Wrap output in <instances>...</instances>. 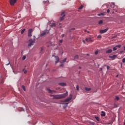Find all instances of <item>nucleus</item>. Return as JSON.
I'll use <instances>...</instances> for the list:
<instances>
[{
  "instance_id": "48",
  "label": "nucleus",
  "mask_w": 125,
  "mask_h": 125,
  "mask_svg": "<svg viewBox=\"0 0 125 125\" xmlns=\"http://www.w3.org/2000/svg\"><path fill=\"white\" fill-rule=\"evenodd\" d=\"M83 42L84 43V42H85V41L84 40H83Z\"/></svg>"
},
{
  "instance_id": "44",
  "label": "nucleus",
  "mask_w": 125,
  "mask_h": 125,
  "mask_svg": "<svg viewBox=\"0 0 125 125\" xmlns=\"http://www.w3.org/2000/svg\"><path fill=\"white\" fill-rule=\"evenodd\" d=\"M62 38H64V37H65V35L64 34H62Z\"/></svg>"
},
{
  "instance_id": "29",
  "label": "nucleus",
  "mask_w": 125,
  "mask_h": 125,
  "mask_svg": "<svg viewBox=\"0 0 125 125\" xmlns=\"http://www.w3.org/2000/svg\"><path fill=\"white\" fill-rule=\"evenodd\" d=\"M45 34H46V33H45V32H43L42 33V34H41V37H42V36H45Z\"/></svg>"
},
{
  "instance_id": "51",
  "label": "nucleus",
  "mask_w": 125,
  "mask_h": 125,
  "mask_svg": "<svg viewBox=\"0 0 125 125\" xmlns=\"http://www.w3.org/2000/svg\"><path fill=\"white\" fill-rule=\"evenodd\" d=\"M71 30H75V28H72Z\"/></svg>"
},
{
  "instance_id": "7",
  "label": "nucleus",
  "mask_w": 125,
  "mask_h": 125,
  "mask_svg": "<svg viewBox=\"0 0 125 125\" xmlns=\"http://www.w3.org/2000/svg\"><path fill=\"white\" fill-rule=\"evenodd\" d=\"M41 78H42L43 79H48V75L46 74V73H43L42 75Z\"/></svg>"
},
{
  "instance_id": "20",
  "label": "nucleus",
  "mask_w": 125,
  "mask_h": 125,
  "mask_svg": "<svg viewBox=\"0 0 125 125\" xmlns=\"http://www.w3.org/2000/svg\"><path fill=\"white\" fill-rule=\"evenodd\" d=\"M50 26L52 28V27H56V24H55V23H52Z\"/></svg>"
},
{
  "instance_id": "11",
  "label": "nucleus",
  "mask_w": 125,
  "mask_h": 125,
  "mask_svg": "<svg viewBox=\"0 0 125 125\" xmlns=\"http://www.w3.org/2000/svg\"><path fill=\"white\" fill-rule=\"evenodd\" d=\"M59 85H60L61 86H66V83H59Z\"/></svg>"
},
{
  "instance_id": "15",
  "label": "nucleus",
  "mask_w": 125,
  "mask_h": 125,
  "mask_svg": "<svg viewBox=\"0 0 125 125\" xmlns=\"http://www.w3.org/2000/svg\"><path fill=\"white\" fill-rule=\"evenodd\" d=\"M112 51H113V50H112V49H109V50L106 51V53H112Z\"/></svg>"
},
{
  "instance_id": "2",
  "label": "nucleus",
  "mask_w": 125,
  "mask_h": 125,
  "mask_svg": "<svg viewBox=\"0 0 125 125\" xmlns=\"http://www.w3.org/2000/svg\"><path fill=\"white\" fill-rule=\"evenodd\" d=\"M73 98V95H72L71 94L70 95L69 98L66 99V100H65L64 101V104H65L64 106H63V108H66V107H67V106H68V104H69V103H66V102H69V101H71V100H72V98Z\"/></svg>"
},
{
  "instance_id": "24",
  "label": "nucleus",
  "mask_w": 125,
  "mask_h": 125,
  "mask_svg": "<svg viewBox=\"0 0 125 125\" xmlns=\"http://www.w3.org/2000/svg\"><path fill=\"white\" fill-rule=\"evenodd\" d=\"M103 23V21H102V20H101V21H99V22H98V24L99 25H101V24H102Z\"/></svg>"
},
{
  "instance_id": "32",
  "label": "nucleus",
  "mask_w": 125,
  "mask_h": 125,
  "mask_svg": "<svg viewBox=\"0 0 125 125\" xmlns=\"http://www.w3.org/2000/svg\"><path fill=\"white\" fill-rule=\"evenodd\" d=\"M79 88V85H77L76 86V89H77V90H80V89Z\"/></svg>"
},
{
  "instance_id": "6",
  "label": "nucleus",
  "mask_w": 125,
  "mask_h": 125,
  "mask_svg": "<svg viewBox=\"0 0 125 125\" xmlns=\"http://www.w3.org/2000/svg\"><path fill=\"white\" fill-rule=\"evenodd\" d=\"M61 16H62V17H61L60 21H62V20H64V17H65V12H62L61 14Z\"/></svg>"
},
{
  "instance_id": "34",
  "label": "nucleus",
  "mask_w": 125,
  "mask_h": 125,
  "mask_svg": "<svg viewBox=\"0 0 125 125\" xmlns=\"http://www.w3.org/2000/svg\"><path fill=\"white\" fill-rule=\"evenodd\" d=\"M123 63H125V58H124L122 60Z\"/></svg>"
},
{
  "instance_id": "10",
  "label": "nucleus",
  "mask_w": 125,
  "mask_h": 125,
  "mask_svg": "<svg viewBox=\"0 0 125 125\" xmlns=\"http://www.w3.org/2000/svg\"><path fill=\"white\" fill-rule=\"evenodd\" d=\"M52 56L53 57L54 56V57L56 59V61H55L56 63H58V62H59V57L58 56H54V55H53Z\"/></svg>"
},
{
  "instance_id": "45",
  "label": "nucleus",
  "mask_w": 125,
  "mask_h": 125,
  "mask_svg": "<svg viewBox=\"0 0 125 125\" xmlns=\"http://www.w3.org/2000/svg\"><path fill=\"white\" fill-rule=\"evenodd\" d=\"M10 64V62H9V63H8L7 64H6V66H8V65H9Z\"/></svg>"
},
{
  "instance_id": "37",
  "label": "nucleus",
  "mask_w": 125,
  "mask_h": 125,
  "mask_svg": "<svg viewBox=\"0 0 125 125\" xmlns=\"http://www.w3.org/2000/svg\"><path fill=\"white\" fill-rule=\"evenodd\" d=\"M107 13H110V9H108L107 10Z\"/></svg>"
},
{
  "instance_id": "61",
  "label": "nucleus",
  "mask_w": 125,
  "mask_h": 125,
  "mask_svg": "<svg viewBox=\"0 0 125 125\" xmlns=\"http://www.w3.org/2000/svg\"><path fill=\"white\" fill-rule=\"evenodd\" d=\"M49 23H50V21H49Z\"/></svg>"
},
{
  "instance_id": "8",
  "label": "nucleus",
  "mask_w": 125,
  "mask_h": 125,
  "mask_svg": "<svg viewBox=\"0 0 125 125\" xmlns=\"http://www.w3.org/2000/svg\"><path fill=\"white\" fill-rule=\"evenodd\" d=\"M109 30L108 28H106L104 30H101L100 31V34H104V33H106L108 30Z\"/></svg>"
},
{
  "instance_id": "12",
  "label": "nucleus",
  "mask_w": 125,
  "mask_h": 125,
  "mask_svg": "<svg viewBox=\"0 0 125 125\" xmlns=\"http://www.w3.org/2000/svg\"><path fill=\"white\" fill-rule=\"evenodd\" d=\"M85 41L86 42H92V39H91V38H86L85 39Z\"/></svg>"
},
{
  "instance_id": "17",
  "label": "nucleus",
  "mask_w": 125,
  "mask_h": 125,
  "mask_svg": "<svg viewBox=\"0 0 125 125\" xmlns=\"http://www.w3.org/2000/svg\"><path fill=\"white\" fill-rule=\"evenodd\" d=\"M22 71L23 72L24 74H27V72H28L27 70H26V68H23Z\"/></svg>"
},
{
  "instance_id": "18",
  "label": "nucleus",
  "mask_w": 125,
  "mask_h": 125,
  "mask_svg": "<svg viewBox=\"0 0 125 125\" xmlns=\"http://www.w3.org/2000/svg\"><path fill=\"white\" fill-rule=\"evenodd\" d=\"M101 116H102V117H105V116H106V114H105V112L102 111Z\"/></svg>"
},
{
  "instance_id": "53",
  "label": "nucleus",
  "mask_w": 125,
  "mask_h": 125,
  "mask_svg": "<svg viewBox=\"0 0 125 125\" xmlns=\"http://www.w3.org/2000/svg\"><path fill=\"white\" fill-rule=\"evenodd\" d=\"M119 77V75H116V78H118Z\"/></svg>"
},
{
  "instance_id": "13",
  "label": "nucleus",
  "mask_w": 125,
  "mask_h": 125,
  "mask_svg": "<svg viewBox=\"0 0 125 125\" xmlns=\"http://www.w3.org/2000/svg\"><path fill=\"white\" fill-rule=\"evenodd\" d=\"M105 15H106V13H101L98 14V16H104Z\"/></svg>"
},
{
  "instance_id": "43",
  "label": "nucleus",
  "mask_w": 125,
  "mask_h": 125,
  "mask_svg": "<svg viewBox=\"0 0 125 125\" xmlns=\"http://www.w3.org/2000/svg\"><path fill=\"white\" fill-rule=\"evenodd\" d=\"M58 24L59 26H60V25H61L62 23L61 22H58Z\"/></svg>"
},
{
  "instance_id": "26",
  "label": "nucleus",
  "mask_w": 125,
  "mask_h": 125,
  "mask_svg": "<svg viewBox=\"0 0 125 125\" xmlns=\"http://www.w3.org/2000/svg\"><path fill=\"white\" fill-rule=\"evenodd\" d=\"M116 47H118V48H121V47H122V45H121V44L117 45L116 46Z\"/></svg>"
},
{
  "instance_id": "21",
  "label": "nucleus",
  "mask_w": 125,
  "mask_h": 125,
  "mask_svg": "<svg viewBox=\"0 0 125 125\" xmlns=\"http://www.w3.org/2000/svg\"><path fill=\"white\" fill-rule=\"evenodd\" d=\"M77 59H79V56L78 55H76L74 57V60H77Z\"/></svg>"
},
{
  "instance_id": "4",
  "label": "nucleus",
  "mask_w": 125,
  "mask_h": 125,
  "mask_svg": "<svg viewBox=\"0 0 125 125\" xmlns=\"http://www.w3.org/2000/svg\"><path fill=\"white\" fill-rule=\"evenodd\" d=\"M33 32H34L33 29H29L28 31V37H32L33 36Z\"/></svg>"
},
{
  "instance_id": "47",
  "label": "nucleus",
  "mask_w": 125,
  "mask_h": 125,
  "mask_svg": "<svg viewBox=\"0 0 125 125\" xmlns=\"http://www.w3.org/2000/svg\"><path fill=\"white\" fill-rule=\"evenodd\" d=\"M1 83H3V80H2Z\"/></svg>"
},
{
  "instance_id": "14",
  "label": "nucleus",
  "mask_w": 125,
  "mask_h": 125,
  "mask_svg": "<svg viewBox=\"0 0 125 125\" xmlns=\"http://www.w3.org/2000/svg\"><path fill=\"white\" fill-rule=\"evenodd\" d=\"M118 9V6H114L113 7V10H114V11H115V12H117V10Z\"/></svg>"
},
{
  "instance_id": "19",
  "label": "nucleus",
  "mask_w": 125,
  "mask_h": 125,
  "mask_svg": "<svg viewBox=\"0 0 125 125\" xmlns=\"http://www.w3.org/2000/svg\"><path fill=\"white\" fill-rule=\"evenodd\" d=\"M95 119H96V121H97V122H100V118L97 116H95Z\"/></svg>"
},
{
  "instance_id": "59",
  "label": "nucleus",
  "mask_w": 125,
  "mask_h": 125,
  "mask_svg": "<svg viewBox=\"0 0 125 125\" xmlns=\"http://www.w3.org/2000/svg\"><path fill=\"white\" fill-rule=\"evenodd\" d=\"M85 32H86V30H85Z\"/></svg>"
},
{
  "instance_id": "27",
  "label": "nucleus",
  "mask_w": 125,
  "mask_h": 125,
  "mask_svg": "<svg viewBox=\"0 0 125 125\" xmlns=\"http://www.w3.org/2000/svg\"><path fill=\"white\" fill-rule=\"evenodd\" d=\"M21 59L22 60H25V59H26V56L25 55L22 56Z\"/></svg>"
},
{
  "instance_id": "55",
  "label": "nucleus",
  "mask_w": 125,
  "mask_h": 125,
  "mask_svg": "<svg viewBox=\"0 0 125 125\" xmlns=\"http://www.w3.org/2000/svg\"><path fill=\"white\" fill-rule=\"evenodd\" d=\"M124 50H125V46H124Z\"/></svg>"
},
{
  "instance_id": "5",
  "label": "nucleus",
  "mask_w": 125,
  "mask_h": 125,
  "mask_svg": "<svg viewBox=\"0 0 125 125\" xmlns=\"http://www.w3.org/2000/svg\"><path fill=\"white\" fill-rule=\"evenodd\" d=\"M9 1L10 5L13 6L16 3L17 0H9Z\"/></svg>"
},
{
  "instance_id": "41",
  "label": "nucleus",
  "mask_w": 125,
  "mask_h": 125,
  "mask_svg": "<svg viewBox=\"0 0 125 125\" xmlns=\"http://www.w3.org/2000/svg\"><path fill=\"white\" fill-rule=\"evenodd\" d=\"M107 70H109L110 69V66H107Z\"/></svg>"
},
{
  "instance_id": "52",
  "label": "nucleus",
  "mask_w": 125,
  "mask_h": 125,
  "mask_svg": "<svg viewBox=\"0 0 125 125\" xmlns=\"http://www.w3.org/2000/svg\"><path fill=\"white\" fill-rule=\"evenodd\" d=\"M113 5H115V3H112Z\"/></svg>"
},
{
  "instance_id": "56",
  "label": "nucleus",
  "mask_w": 125,
  "mask_h": 125,
  "mask_svg": "<svg viewBox=\"0 0 125 125\" xmlns=\"http://www.w3.org/2000/svg\"><path fill=\"white\" fill-rule=\"evenodd\" d=\"M60 28H62V26H60Z\"/></svg>"
},
{
  "instance_id": "57",
  "label": "nucleus",
  "mask_w": 125,
  "mask_h": 125,
  "mask_svg": "<svg viewBox=\"0 0 125 125\" xmlns=\"http://www.w3.org/2000/svg\"><path fill=\"white\" fill-rule=\"evenodd\" d=\"M87 33H89V31H87Z\"/></svg>"
},
{
  "instance_id": "33",
  "label": "nucleus",
  "mask_w": 125,
  "mask_h": 125,
  "mask_svg": "<svg viewBox=\"0 0 125 125\" xmlns=\"http://www.w3.org/2000/svg\"><path fill=\"white\" fill-rule=\"evenodd\" d=\"M115 50H117V47H113V51H115Z\"/></svg>"
},
{
  "instance_id": "1",
  "label": "nucleus",
  "mask_w": 125,
  "mask_h": 125,
  "mask_svg": "<svg viewBox=\"0 0 125 125\" xmlns=\"http://www.w3.org/2000/svg\"><path fill=\"white\" fill-rule=\"evenodd\" d=\"M50 96H53L52 99H61L62 98H65V97L68 96V92L66 91V93L61 94V95H51Z\"/></svg>"
},
{
  "instance_id": "38",
  "label": "nucleus",
  "mask_w": 125,
  "mask_h": 125,
  "mask_svg": "<svg viewBox=\"0 0 125 125\" xmlns=\"http://www.w3.org/2000/svg\"><path fill=\"white\" fill-rule=\"evenodd\" d=\"M66 60H67V58H65V59L62 61V62H65Z\"/></svg>"
},
{
  "instance_id": "23",
  "label": "nucleus",
  "mask_w": 125,
  "mask_h": 125,
  "mask_svg": "<svg viewBox=\"0 0 125 125\" xmlns=\"http://www.w3.org/2000/svg\"><path fill=\"white\" fill-rule=\"evenodd\" d=\"M25 31H26V29L24 28L23 29H22L21 31V35H22V34H24V33L25 32Z\"/></svg>"
},
{
  "instance_id": "60",
  "label": "nucleus",
  "mask_w": 125,
  "mask_h": 125,
  "mask_svg": "<svg viewBox=\"0 0 125 125\" xmlns=\"http://www.w3.org/2000/svg\"><path fill=\"white\" fill-rule=\"evenodd\" d=\"M112 13H114V12H113Z\"/></svg>"
},
{
  "instance_id": "25",
  "label": "nucleus",
  "mask_w": 125,
  "mask_h": 125,
  "mask_svg": "<svg viewBox=\"0 0 125 125\" xmlns=\"http://www.w3.org/2000/svg\"><path fill=\"white\" fill-rule=\"evenodd\" d=\"M40 53H43V47H41Z\"/></svg>"
},
{
  "instance_id": "30",
  "label": "nucleus",
  "mask_w": 125,
  "mask_h": 125,
  "mask_svg": "<svg viewBox=\"0 0 125 125\" xmlns=\"http://www.w3.org/2000/svg\"><path fill=\"white\" fill-rule=\"evenodd\" d=\"M22 89H23L24 91H26V88H25V86L22 85Z\"/></svg>"
},
{
  "instance_id": "9",
  "label": "nucleus",
  "mask_w": 125,
  "mask_h": 125,
  "mask_svg": "<svg viewBox=\"0 0 125 125\" xmlns=\"http://www.w3.org/2000/svg\"><path fill=\"white\" fill-rule=\"evenodd\" d=\"M117 57L118 56L117 55H114L113 56H109V58H111L112 60H115V59H116Z\"/></svg>"
},
{
  "instance_id": "35",
  "label": "nucleus",
  "mask_w": 125,
  "mask_h": 125,
  "mask_svg": "<svg viewBox=\"0 0 125 125\" xmlns=\"http://www.w3.org/2000/svg\"><path fill=\"white\" fill-rule=\"evenodd\" d=\"M97 38H98V39H101L102 37H101V35H98Z\"/></svg>"
},
{
  "instance_id": "39",
  "label": "nucleus",
  "mask_w": 125,
  "mask_h": 125,
  "mask_svg": "<svg viewBox=\"0 0 125 125\" xmlns=\"http://www.w3.org/2000/svg\"><path fill=\"white\" fill-rule=\"evenodd\" d=\"M95 54H96V55H97V54H98V52L97 51H96L95 52Z\"/></svg>"
},
{
  "instance_id": "54",
  "label": "nucleus",
  "mask_w": 125,
  "mask_h": 125,
  "mask_svg": "<svg viewBox=\"0 0 125 125\" xmlns=\"http://www.w3.org/2000/svg\"><path fill=\"white\" fill-rule=\"evenodd\" d=\"M104 66L106 67V66H107V65L106 64H105Z\"/></svg>"
},
{
  "instance_id": "28",
  "label": "nucleus",
  "mask_w": 125,
  "mask_h": 125,
  "mask_svg": "<svg viewBox=\"0 0 125 125\" xmlns=\"http://www.w3.org/2000/svg\"><path fill=\"white\" fill-rule=\"evenodd\" d=\"M115 100H117V101H119V100H120V97H119L118 96H116Z\"/></svg>"
},
{
  "instance_id": "49",
  "label": "nucleus",
  "mask_w": 125,
  "mask_h": 125,
  "mask_svg": "<svg viewBox=\"0 0 125 125\" xmlns=\"http://www.w3.org/2000/svg\"><path fill=\"white\" fill-rule=\"evenodd\" d=\"M123 52H124V51H120V53H123Z\"/></svg>"
},
{
  "instance_id": "42",
  "label": "nucleus",
  "mask_w": 125,
  "mask_h": 125,
  "mask_svg": "<svg viewBox=\"0 0 125 125\" xmlns=\"http://www.w3.org/2000/svg\"><path fill=\"white\" fill-rule=\"evenodd\" d=\"M60 66V67H63L64 66V64H61Z\"/></svg>"
},
{
  "instance_id": "36",
  "label": "nucleus",
  "mask_w": 125,
  "mask_h": 125,
  "mask_svg": "<svg viewBox=\"0 0 125 125\" xmlns=\"http://www.w3.org/2000/svg\"><path fill=\"white\" fill-rule=\"evenodd\" d=\"M90 124H91V125H95V123H94V122H91Z\"/></svg>"
},
{
  "instance_id": "16",
  "label": "nucleus",
  "mask_w": 125,
  "mask_h": 125,
  "mask_svg": "<svg viewBox=\"0 0 125 125\" xmlns=\"http://www.w3.org/2000/svg\"><path fill=\"white\" fill-rule=\"evenodd\" d=\"M85 90H86V91H90V90H91V88H88V87H85L84 88Z\"/></svg>"
},
{
  "instance_id": "31",
  "label": "nucleus",
  "mask_w": 125,
  "mask_h": 125,
  "mask_svg": "<svg viewBox=\"0 0 125 125\" xmlns=\"http://www.w3.org/2000/svg\"><path fill=\"white\" fill-rule=\"evenodd\" d=\"M83 6L82 5L80 7H79V9H83Z\"/></svg>"
},
{
  "instance_id": "3",
  "label": "nucleus",
  "mask_w": 125,
  "mask_h": 125,
  "mask_svg": "<svg viewBox=\"0 0 125 125\" xmlns=\"http://www.w3.org/2000/svg\"><path fill=\"white\" fill-rule=\"evenodd\" d=\"M35 38L33 40V39H30L28 41V46L29 47H31L32 45H34V43H35Z\"/></svg>"
},
{
  "instance_id": "40",
  "label": "nucleus",
  "mask_w": 125,
  "mask_h": 125,
  "mask_svg": "<svg viewBox=\"0 0 125 125\" xmlns=\"http://www.w3.org/2000/svg\"><path fill=\"white\" fill-rule=\"evenodd\" d=\"M60 42H61V43H62V42H63V40H60Z\"/></svg>"
},
{
  "instance_id": "58",
  "label": "nucleus",
  "mask_w": 125,
  "mask_h": 125,
  "mask_svg": "<svg viewBox=\"0 0 125 125\" xmlns=\"http://www.w3.org/2000/svg\"><path fill=\"white\" fill-rule=\"evenodd\" d=\"M34 38H36V36H34Z\"/></svg>"
},
{
  "instance_id": "50",
  "label": "nucleus",
  "mask_w": 125,
  "mask_h": 125,
  "mask_svg": "<svg viewBox=\"0 0 125 125\" xmlns=\"http://www.w3.org/2000/svg\"><path fill=\"white\" fill-rule=\"evenodd\" d=\"M79 69H82V67L81 66H79Z\"/></svg>"
},
{
  "instance_id": "22",
  "label": "nucleus",
  "mask_w": 125,
  "mask_h": 125,
  "mask_svg": "<svg viewBox=\"0 0 125 125\" xmlns=\"http://www.w3.org/2000/svg\"><path fill=\"white\" fill-rule=\"evenodd\" d=\"M47 91H48L49 93H52V91H53L50 90V89H49V88H47Z\"/></svg>"
},
{
  "instance_id": "46",
  "label": "nucleus",
  "mask_w": 125,
  "mask_h": 125,
  "mask_svg": "<svg viewBox=\"0 0 125 125\" xmlns=\"http://www.w3.org/2000/svg\"><path fill=\"white\" fill-rule=\"evenodd\" d=\"M102 70H103V68H101L100 69V71H102Z\"/></svg>"
}]
</instances>
